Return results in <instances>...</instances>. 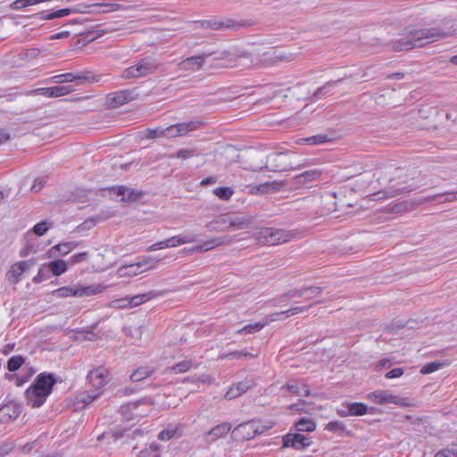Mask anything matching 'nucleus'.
<instances>
[{"label": "nucleus", "mask_w": 457, "mask_h": 457, "mask_svg": "<svg viewBox=\"0 0 457 457\" xmlns=\"http://www.w3.org/2000/svg\"><path fill=\"white\" fill-rule=\"evenodd\" d=\"M57 379L54 373L41 372L33 383L25 390L24 397L31 408L41 407L53 393Z\"/></svg>", "instance_id": "nucleus-1"}, {"label": "nucleus", "mask_w": 457, "mask_h": 457, "mask_svg": "<svg viewBox=\"0 0 457 457\" xmlns=\"http://www.w3.org/2000/svg\"><path fill=\"white\" fill-rule=\"evenodd\" d=\"M275 426L272 420H252L237 425L231 432L235 441H248L262 435Z\"/></svg>", "instance_id": "nucleus-2"}, {"label": "nucleus", "mask_w": 457, "mask_h": 457, "mask_svg": "<svg viewBox=\"0 0 457 457\" xmlns=\"http://www.w3.org/2000/svg\"><path fill=\"white\" fill-rule=\"evenodd\" d=\"M253 237L260 245H278L291 241L294 233L282 228H260L253 232Z\"/></svg>", "instance_id": "nucleus-3"}, {"label": "nucleus", "mask_w": 457, "mask_h": 457, "mask_svg": "<svg viewBox=\"0 0 457 457\" xmlns=\"http://www.w3.org/2000/svg\"><path fill=\"white\" fill-rule=\"evenodd\" d=\"M422 39L427 45L455 36L457 34V21L453 19H444L434 27L422 28Z\"/></svg>", "instance_id": "nucleus-4"}, {"label": "nucleus", "mask_w": 457, "mask_h": 457, "mask_svg": "<svg viewBox=\"0 0 457 457\" xmlns=\"http://www.w3.org/2000/svg\"><path fill=\"white\" fill-rule=\"evenodd\" d=\"M420 29H408L399 38L392 42V47L395 51L411 50L416 47L427 46L425 39H422Z\"/></svg>", "instance_id": "nucleus-5"}, {"label": "nucleus", "mask_w": 457, "mask_h": 457, "mask_svg": "<svg viewBox=\"0 0 457 457\" xmlns=\"http://www.w3.org/2000/svg\"><path fill=\"white\" fill-rule=\"evenodd\" d=\"M153 405L154 401L145 397L122 404L120 406V411L129 420L143 418L150 414Z\"/></svg>", "instance_id": "nucleus-6"}, {"label": "nucleus", "mask_w": 457, "mask_h": 457, "mask_svg": "<svg viewBox=\"0 0 457 457\" xmlns=\"http://www.w3.org/2000/svg\"><path fill=\"white\" fill-rule=\"evenodd\" d=\"M366 399L375 404L393 403L402 407H411L413 403L406 397H400L388 390H376L367 394Z\"/></svg>", "instance_id": "nucleus-7"}, {"label": "nucleus", "mask_w": 457, "mask_h": 457, "mask_svg": "<svg viewBox=\"0 0 457 457\" xmlns=\"http://www.w3.org/2000/svg\"><path fill=\"white\" fill-rule=\"evenodd\" d=\"M250 220L233 217L229 214L220 215L215 220L210 222L207 227L210 231H226L229 228H247Z\"/></svg>", "instance_id": "nucleus-8"}, {"label": "nucleus", "mask_w": 457, "mask_h": 457, "mask_svg": "<svg viewBox=\"0 0 457 457\" xmlns=\"http://www.w3.org/2000/svg\"><path fill=\"white\" fill-rule=\"evenodd\" d=\"M100 77L93 74L90 71H83L77 72H66L58 75H54L47 79V82L63 84L69 82H78L83 84L85 82H98Z\"/></svg>", "instance_id": "nucleus-9"}, {"label": "nucleus", "mask_w": 457, "mask_h": 457, "mask_svg": "<svg viewBox=\"0 0 457 457\" xmlns=\"http://www.w3.org/2000/svg\"><path fill=\"white\" fill-rule=\"evenodd\" d=\"M159 260L151 257L145 258L141 262L123 265L118 270L120 277H135L157 267Z\"/></svg>", "instance_id": "nucleus-10"}, {"label": "nucleus", "mask_w": 457, "mask_h": 457, "mask_svg": "<svg viewBox=\"0 0 457 457\" xmlns=\"http://www.w3.org/2000/svg\"><path fill=\"white\" fill-rule=\"evenodd\" d=\"M157 67L149 59H142L134 65L125 69L122 72V77L125 79L145 77L154 73Z\"/></svg>", "instance_id": "nucleus-11"}, {"label": "nucleus", "mask_w": 457, "mask_h": 457, "mask_svg": "<svg viewBox=\"0 0 457 457\" xmlns=\"http://www.w3.org/2000/svg\"><path fill=\"white\" fill-rule=\"evenodd\" d=\"M158 294L150 291L144 294L137 295L132 297H124L113 300L111 303V306L117 309H128L138 306L144 303H146L152 299H154L155 296H157Z\"/></svg>", "instance_id": "nucleus-12"}, {"label": "nucleus", "mask_w": 457, "mask_h": 457, "mask_svg": "<svg viewBox=\"0 0 457 457\" xmlns=\"http://www.w3.org/2000/svg\"><path fill=\"white\" fill-rule=\"evenodd\" d=\"M137 88L124 89L108 95L107 103L110 106L116 108L138 98Z\"/></svg>", "instance_id": "nucleus-13"}, {"label": "nucleus", "mask_w": 457, "mask_h": 457, "mask_svg": "<svg viewBox=\"0 0 457 457\" xmlns=\"http://www.w3.org/2000/svg\"><path fill=\"white\" fill-rule=\"evenodd\" d=\"M202 125L203 122L199 120H190L187 122L172 124L166 128L167 138H175L178 137L186 136L187 134L196 130Z\"/></svg>", "instance_id": "nucleus-14"}, {"label": "nucleus", "mask_w": 457, "mask_h": 457, "mask_svg": "<svg viewBox=\"0 0 457 457\" xmlns=\"http://www.w3.org/2000/svg\"><path fill=\"white\" fill-rule=\"evenodd\" d=\"M282 448L304 449L309 447L312 442L310 437L300 433H287L282 437Z\"/></svg>", "instance_id": "nucleus-15"}, {"label": "nucleus", "mask_w": 457, "mask_h": 457, "mask_svg": "<svg viewBox=\"0 0 457 457\" xmlns=\"http://www.w3.org/2000/svg\"><path fill=\"white\" fill-rule=\"evenodd\" d=\"M34 265L32 261H20L13 263L9 270L6 272V279L11 284H17L21 280L23 273L30 269Z\"/></svg>", "instance_id": "nucleus-16"}, {"label": "nucleus", "mask_w": 457, "mask_h": 457, "mask_svg": "<svg viewBox=\"0 0 457 457\" xmlns=\"http://www.w3.org/2000/svg\"><path fill=\"white\" fill-rule=\"evenodd\" d=\"M74 91L71 86H54L50 87H39L30 92L33 96H44L48 98H54L67 96Z\"/></svg>", "instance_id": "nucleus-17"}, {"label": "nucleus", "mask_w": 457, "mask_h": 457, "mask_svg": "<svg viewBox=\"0 0 457 457\" xmlns=\"http://www.w3.org/2000/svg\"><path fill=\"white\" fill-rule=\"evenodd\" d=\"M210 55L211 54H203L200 55L187 57L179 62L178 68L182 71H197L204 66L206 58H208Z\"/></svg>", "instance_id": "nucleus-18"}, {"label": "nucleus", "mask_w": 457, "mask_h": 457, "mask_svg": "<svg viewBox=\"0 0 457 457\" xmlns=\"http://www.w3.org/2000/svg\"><path fill=\"white\" fill-rule=\"evenodd\" d=\"M87 378L92 386L100 389L108 383L110 372L104 367L100 366L90 370Z\"/></svg>", "instance_id": "nucleus-19"}, {"label": "nucleus", "mask_w": 457, "mask_h": 457, "mask_svg": "<svg viewBox=\"0 0 457 457\" xmlns=\"http://www.w3.org/2000/svg\"><path fill=\"white\" fill-rule=\"evenodd\" d=\"M291 59L288 55L282 54L277 50L265 52L262 54L260 60L254 64L262 67H268L275 65L280 62H289Z\"/></svg>", "instance_id": "nucleus-20"}, {"label": "nucleus", "mask_w": 457, "mask_h": 457, "mask_svg": "<svg viewBox=\"0 0 457 457\" xmlns=\"http://www.w3.org/2000/svg\"><path fill=\"white\" fill-rule=\"evenodd\" d=\"M21 412V407L18 403L9 402L0 407V421L8 423L16 420Z\"/></svg>", "instance_id": "nucleus-21"}, {"label": "nucleus", "mask_w": 457, "mask_h": 457, "mask_svg": "<svg viewBox=\"0 0 457 457\" xmlns=\"http://www.w3.org/2000/svg\"><path fill=\"white\" fill-rule=\"evenodd\" d=\"M254 386L253 381H240L232 384L225 394L227 400H233L246 393Z\"/></svg>", "instance_id": "nucleus-22"}, {"label": "nucleus", "mask_w": 457, "mask_h": 457, "mask_svg": "<svg viewBox=\"0 0 457 457\" xmlns=\"http://www.w3.org/2000/svg\"><path fill=\"white\" fill-rule=\"evenodd\" d=\"M105 289L106 286L102 284L76 285L77 297L96 295L103 293Z\"/></svg>", "instance_id": "nucleus-23"}, {"label": "nucleus", "mask_w": 457, "mask_h": 457, "mask_svg": "<svg viewBox=\"0 0 457 457\" xmlns=\"http://www.w3.org/2000/svg\"><path fill=\"white\" fill-rule=\"evenodd\" d=\"M224 244V238L219 237H212L210 239L204 241L200 245L193 246L188 250V252H207L220 245H223Z\"/></svg>", "instance_id": "nucleus-24"}, {"label": "nucleus", "mask_w": 457, "mask_h": 457, "mask_svg": "<svg viewBox=\"0 0 457 457\" xmlns=\"http://www.w3.org/2000/svg\"><path fill=\"white\" fill-rule=\"evenodd\" d=\"M155 372V368L151 365H144L136 369L130 375L132 382H140L150 378Z\"/></svg>", "instance_id": "nucleus-25"}, {"label": "nucleus", "mask_w": 457, "mask_h": 457, "mask_svg": "<svg viewBox=\"0 0 457 457\" xmlns=\"http://www.w3.org/2000/svg\"><path fill=\"white\" fill-rule=\"evenodd\" d=\"M247 54H239L235 55L231 54L224 53L220 57L217 58L219 61H224L223 63L215 64L216 67L220 68H233L238 66L240 63H237L238 59L247 58Z\"/></svg>", "instance_id": "nucleus-26"}, {"label": "nucleus", "mask_w": 457, "mask_h": 457, "mask_svg": "<svg viewBox=\"0 0 457 457\" xmlns=\"http://www.w3.org/2000/svg\"><path fill=\"white\" fill-rule=\"evenodd\" d=\"M231 428L232 426L229 422H222L210 429L206 436H210L212 441H215L225 436L231 430Z\"/></svg>", "instance_id": "nucleus-27"}, {"label": "nucleus", "mask_w": 457, "mask_h": 457, "mask_svg": "<svg viewBox=\"0 0 457 457\" xmlns=\"http://www.w3.org/2000/svg\"><path fill=\"white\" fill-rule=\"evenodd\" d=\"M278 184L276 182H264L260 185H252L249 187V193L251 195L267 194L271 191L278 190Z\"/></svg>", "instance_id": "nucleus-28"}, {"label": "nucleus", "mask_w": 457, "mask_h": 457, "mask_svg": "<svg viewBox=\"0 0 457 457\" xmlns=\"http://www.w3.org/2000/svg\"><path fill=\"white\" fill-rule=\"evenodd\" d=\"M286 387L296 395H303L304 396H309L311 395L309 386L303 381H290L286 385Z\"/></svg>", "instance_id": "nucleus-29"}, {"label": "nucleus", "mask_w": 457, "mask_h": 457, "mask_svg": "<svg viewBox=\"0 0 457 457\" xmlns=\"http://www.w3.org/2000/svg\"><path fill=\"white\" fill-rule=\"evenodd\" d=\"M112 190L118 195H122V201H136L138 197L141 196V193L137 192L134 189L129 190L125 186H119L112 188Z\"/></svg>", "instance_id": "nucleus-30"}, {"label": "nucleus", "mask_w": 457, "mask_h": 457, "mask_svg": "<svg viewBox=\"0 0 457 457\" xmlns=\"http://www.w3.org/2000/svg\"><path fill=\"white\" fill-rule=\"evenodd\" d=\"M295 430L300 432H313L317 425L316 422L309 418H301L294 425Z\"/></svg>", "instance_id": "nucleus-31"}, {"label": "nucleus", "mask_w": 457, "mask_h": 457, "mask_svg": "<svg viewBox=\"0 0 457 457\" xmlns=\"http://www.w3.org/2000/svg\"><path fill=\"white\" fill-rule=\"evenodd\" d=\"M195 241V236L186 235V236H174L167 239L168 246L170 247H177L185 244H190Z\"/></svg>", "instance_id": "nucleus-32"}, {"label": "nucleus", "mask_w": 457, "mask_h": 457, "mask_svg": "<svg viewBox=\"0 0 457 457\" xmlns=\"http://www.w3.org/2000/svg\"><path fill=\"white\" fill-rule=\"evenodd\" d=\"M269 324V321L255 322L244 326L242 328L237 330V334H254L261 331L265 326Z\"/></svg>", "instance_id": "nucleus-33"}, {"label": "nucleus", "mask_w": 457, "mask_h": 457, "mask_svg": "<svg viewBox=\"0 0 457 457\" xmlns=\"http://www.w3.org/2000/svg\"><path fill=\"white\" fill-rule=\"evenodd\" d=\"M47 266L54 276H60L63 274L68 269L67 263L63 260L52 261L47 264Z\"/></svg>", "instance_id": "nucleus-34"}, {"label": "nucleus", "mask_w": 457, "mask_h": 457, "mask_svg": "<svg viewBox=\"0 0 457 457\" xmlns=\"http://www.w3.org/2000/svg\"><path fill=\"white\" fill-rule=\"evenodd\" d=\"M26 358L22 355H13L7 361V369L9 371L13 372L18 370L24 363Z\"/></svg>", "instance_id": "nucleus-35"}, {"label": "nucleus", "mask_w": 457, "mask_h": 457, "mask_svg": "<svg viewBox=\"0 0 457 457\" xmlns=\"http://www.w3.org/2000/svg\"><path fill=\"white\" fill-rule=\"evenodd\" d=\"M53 295L59 297H77L76 285L59 287L53 292Z\"/></svg>", "instance_id": "nucleus-36"}, {"label": "nucleus", "mask_w": 457, "mask_h": 457, "mask_svg": "<svg viewBox=\"0 0 457 457\" xmlns=\"http://www.w3.org/2000/svg\"><path fill=\"white\" fill-rule=\"evenodd\" d=\"M349 414L353 416H362L368 413V407L363 403H353L349 404Z\"/></svg>", "instance_id": "nucleus-37"}, {"label": "nucleus", "mask_w": 457, "mask_h": 457, "mask_svg": "<svg viewBox=\"0 0 457 457\" xmlns=\"http://www.w3.org/2000/svg\"><path fill=\"white\" fill-rule=\"evenodd\" d=\"M193 365L191 360L181 361L170 368V371L174 374H180L188 371Z\"/></svg>", "instance_id": "nucleus-38"}, {"label": "nucleus", "mask_w": 457, "mask_h": 457, "mask_svg": "<svg viewBox=\"0 0 457 457\" xmlns=\"http://www.w3.org/2000/svg\"><path fill=\"white\" fill-rule=\"evenodd\" d=\"M137 457H161L159 453V445L156 444H151L148 447L141 450Z\"/></svg>", "instance_id": "nucleus-39"}, {"label": "nucleus", "mask_w": 457, "mask_h": 457, "mask_svg": "<svg viewBox=\"0 0 457 457\" xmlns=\"http://www.w3.org/2000/svg\"><path fill=\"white\" fill-rule=\"evenodd\" d=\"M76 247V244L72 242L61 243L50 249V253L59 252L61 254L65 255L71 252Z\"/></svg>", "instance_id": "nucleus-40"}, {"label": "nucleus", "mask_w": 457, "mask_h": 457, "mask_svg": "<svg viewBox=\"0 0 457 457\" xmlns=\"http://www.w3.org/2000/svg\"><path fill=\"white\" fill-rule=\"evenodd\" d=\"M34 373L35 370L33 369H30L29 372L26 376L11 375L7 376V378L9 380L13 381L16 386H21L30 379L31 376Z\"/></svg>", "instance_id": "nucleus-41"}, {"label": "nucleus", "mask_w": 457, "mask_h": 457, "mask_svg": "<svg viewBox=\"0 0 457 457\" xmlns=\"http://www.w3.org/2000/svg\"><path fill=\"white\" fill-rule=\"evenodd\" d=\"M327 141H328L327 135H316V136L300 139L301 144L305 143V144L313 145H320Z\"/></svg>", "instance_id": "nucleus-42"}, {"label": "nucleus", "mask_w": 457, "mask_h": 457, "mask_svg": "<svg viewBox=\"0 0 457 457\" xmlns=\"http://www.w3.org/2000/svg\"><path fill=\"white\" fill-rule=\"evenodd\" d=\"M234 194V190L229 187H220L214 190V195L221 200H229Z\"/></svg>", "instance_id": "nucleus-43"}, {"label": "nucleus", "mask_w": 457, "mask_h": 457, "mask_svg": "<svg viewBox=\"0 0 457 457\" xmlns=\"http://www.w3.org/2000/svg\"><path fill=\"white\" fill-rule=\"evenodd\" d=\"M94 5L103 7L104 12H112L127 9L126 7L122 6L120 4L118 3H98Z\"/></svg>", "instance_id": "nucleus-44"}, {"label": "nucleus", "mask_w": 457, "mask_h": 457, "mask_svg": "<svg viewBox=\"0 0 457 457\" xmlns=\"http://www.w3.org/2000/svg\"><path fill=\"white\" fill-rule=\"evenodd\" d=\"M321 176V171L320 170L314 169L303 171L299 178L302 181H312L318 179Z\"/></svg>", "instance_id": "nucleus-45"}, {"label": "nucleus", "mask_w": 457, "mask_h": 457, "mask_svg": "<svg viewBox=\"0 0 457 457\" xmlns=\"http://www.w3.org/2000/svg\"><path fill=\"white\" fill-rule=\"evenodd\" d=\"M71 13V10L70 8H63L61 10H57L42 16L44 20H54L57 18H62L68 16Z\"/></svg>", "instance_id": "nucleus-46"}, {"label": "nucleus", "mask_w": 457, "mask_h": 457, "mask_svg": "<svg viewBox=\"0 0 457 457\" xmlns=\"http://www.w3.org/2000/svg\"><path fill=\"white\" fill-rule=\"evenodd\" d=\"M434 457H457V445L443 448L437 451Z\"/></svg>", "instance_id": "nucleus-47"}, {"label": "nucleus", "mask_w": 457, "mask_h": 457, "mask_svg": "<svg viewBox=\"0 0 457 457\" xmlns=\"http://www.w3.org/2000/svg\"><path fill=\"white\" fill-rule=\"evenodd\" d=\"M253 355L251 353H249L248 351L243 350V351H236V352L228 353L227 354H223L220 356V358H222V359H233V358L242 359V358L253 357Z\"/></svg>", "instance_id": "nucleus-48"}, {"label": "nucleus", "mask_w": 457, "mask_h": 457, "mask_svg": "<svg viewBox=\"0 0 457 457\" xmlns=\"http://www.w3.org/2000/svg\"><path fill=\"white\" fill-rule=\"evenodd\" d=\"M50 227H51V223H48L47 221H45V220L40 221L33 227V232L36 235L41 237V236H44L48 231Z\"/></svg>", "instance_id": "nucleus-49"}, {"label": "nucleus", "mask_w": 457, "mask_h": 457, "mask_svg": "<svg viewBox=\"0 0 457 457\" xmlns=\"http://www.w3.org/2000/svg\"><path fill=\"white\" fill-rule=\"evenodd\" d=\"M202 26L204 28H210L212 29H220L223 27H229L230 24L225 23L220 21L213 20V21H202Z\"/></svg>", "instance_id": "nucleus-50"}, {"label": "nucleus", "mask_w": 457, "mask_h": 457, "mask_svg": "<svg viewBox=\"0 0 457 457\" xmlns=\"http://www.w3.org/2000/svg\"><path fill=\"white\" fill-rule=\"evenodd\" d=\"M167 130L165 129L156 128L146 130L145 137L146 138H156L160 137H167L166 134Z\"/></svg>", "instance_id": "nucleus-51"}, {"label": "nucleus", "mask_w": 457, "mask_h": 457, "mask_svg": "<svg viewBox=\"0 0 457 457\" xmlns=\"http://www.w3.org/2000/svg\"><path fill=\"white\" fill-rule=\"evenodd\" d=\"M177 431V428H168L159 433L158 438L162 441H168L176 435Z\"/></svg>", "instance_id": "nucleus-52"}, {"label": "nucleus", "mask_w": 457, "mask_h": 457, "mask_svg": "<svg viewBox=\"0 0 457 457\" xmlns=\"http://www.w3.org/2000/svg\"><path fill=\"white\" fill-rule=\"evenodd\" d=\"M307 309H308V307L298 306V307L290 308L287 311L279 312V314H281L284 317V319H287L291 316L302 313V312H305Z\"/></svg>", "instance_id": "nucleus-53"}, {"label": "nucleus", "mask_w": 457, "mask_h": 457, "mask_svg": "<svg viewBox=\"0 0 457 457\" xmlns=\"http://www.w3.org/2000/svg\"><path fill=\"white\" fill-rule=\"evenodd\" d=\"M443 366L442 363L440 362H436V361H433V362H428L427 363L426 365H424L421 370H420V373L421 374H429V373H432V372H435L437 370H439L441 367Z\"/></svg>", "instance_id": "nucleus-54"}, {"label": "nucleus", "mask_w": 457, "mask_h": 457, "mask_svg": "<svg viewBox=\"0 0 457 457\" xmlns=\"http://www.w3.org/2000/svg\"><path fill=\"white\" fill-rule=\"evenodd\" d=\"M194 156V150L193 149H181L178 151L174 155L171 157H176L179 159H188L190 157Z\"/></svg>", "instance_id": "nucleus-55"}, {"label": "nucleus", "mask_w": 457, "mask_h": 457, "mask_svg": "<svg viewBox=\"0 0 457 457\" xmlns=\"http://www.w3.org/2000/svg\"><path fill=\"white\" fill-rule=\"evenodd\" d=\"M403 372L404 371H403V368H395V369L389 370L388 372H386L385 377L387 379L397 378L402 377L403 375Z\"/></svg>", "instance_id": "nucleus-56"}, {"label": "nucleus", "mask_w": 457, "mask_h": 457, "mask_svg": "<svg viewBox=\"0 0 457 457\" xmlns=\"http://www.w3.org/2000/svg\"><path fill=\"white\" fill-rule=\"evenodd\" d=\"M326 429L331 432L344 430V426L337 420L330 421L326 425Z\"/></svg>", "instance_id": "nucleus-57"}, {"label": "nucleus", "mask_w": 457, "mask_h": 457, "mask_svg": "<svg viewBox=\"0 0 457 457\" xmlns=\"http://www.w3.org/2000/svg\"><path fill=\"white\" fill-rule=\"evenodd\" d=\"M87 258V253L83 252V253H79L72 255L70 259V262L71 264H76V263L86 261Z\"/></svg>", "instance_id": "nucleus-58"}, {"label": "nucleus", "mask_w": 457, "mask_h": 457, "mask_svg": "<svg viewBox=\"0 0 457 457\" xmlns=\"http://www.w3.org/2000/svg\"><path fill=\"white\" fill-rule=\"evenodd\" d=\"M169 248L167 239L157 242L148 247V251L153 252L160 249Z\"/></svg>", "instance_id": "nucleus-59"}, {"label": "nucleus", "mask_w": 457, "mask_h": 457, "mask_svg": "<svg viewBox=\"0 0 457 457\" xmlns=\"http://www.w3.org/2000/svg\"><path fill=\"white\" fill-rule=\"evenodd\" d=\"M281 320H285L284 317L281 314H279V312H275V313H272L270 316H268L264 321H269V323H270L272 321Z\"/></svg>", "instance_id": "nucleus-60"}, {"label": "nucleus", "mask_w": 457, "mask_h": 457, "mask_svg": "<svg viewBox=\"0 0 457 457\" xmlns=\"http://www.w3.org/2000/svg\"><path fill=\"white\" fill-rule=\"evenodd\" d=\"M216 182H217V178L213 177V176H210V177L204 179L200 184H201V186H207V185H211V184H215Z\"/></svg>", "instance_id": "nucleus-61"}, {"label": "nucleus", "mask_w": 457, "mask_h": 457, "mask_svg": "<svg viewBox=\"0 0 457 457\" xmlns=\"http://www.w3.org/2000/svg\"><path fill=\"white\" fill-rule=\"evenodd\" d=\"M69 36V32L68 31H62V32H59L55 35H53L51 37V39H60V38H62V37H66Z\"/></svg>", "instance_id": "nucleus-62"}, {"label": "nucleus", "mask_w": 457, "mask_h": 457, "mask_svg": "<svg viewBox=\"0 0 457 457\" xmlns=\"http://www.w3.org/2000/svg\"><path fill=\"white\" fill-rule=\"evenodd\" d=\"M378 366H389V365H391V361L389 359L385 358V359L380 360L378 361Z\"/></svg>", "instance_id": "nucleus-63"}, {"label": "nucleus", "mask_w": 457, "mask_h": 457, "mask_svg": "<svg viewBox=\"0 0 457 457\" xmlns=\"http://www.w3.org/2000/svg\"><path fill=\"white\" fill-rule=\"evenodd\" d=\"M35 446V443L32 442V443H28L24 445L23 449L24 450H28V451H30L33 447Z\"/></svg>", "instance_id": "nucleus-64"}]
</instances>
